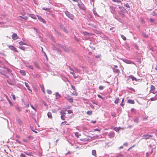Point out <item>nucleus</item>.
Returning a JSON list of instances; mask_svg holds the SVG:
<instances>
[{
    "mask_svg": "<svg viewBox=\"0 0 157 157\" xmlns=\"http://www.w3.org/2000/svg\"><path fill=\"white\" fill-rule=\"evenodd\" d=\"M17 122L18 124L20 126H21V125L22 124V121L20 119H19L18 120Z\"/></svg>",
    "mask_w": 157,
    "mask_h": 157,
    "instance_id": "e433bc0d",
    "label": "nucleus"
},
{
    "mask_svg": "<svg viewBox=\"0 0 157 157\" xmlns=\"http://www.w3.org/2000/svg\"><path fill=\"white\" fill-rule=\"evenodd\" d=\"M116 157H124V155L121 153H118L117 154Z\"/></svg>",
    "mask_w": 157,
    "mask_h": 157,
    "instance_id": "c85d7f7f",
    "label": "nucleus"
},
{
    "mask_svg": "<svg viewBox=\"0 0 157 157\" xmlns=\"http://www.w3.org/2000/svg\"><path fill=\"white\" fill-rule=\"evenodd\" d=\"M128 88L129 90L133 91L134 92H135V90L132 87H128Z\"/></svg>",
    "mask_w": 157,
    "mask_h": 157,
    "instance_id": "a19ab883",
    "label": "nucleus"
},
{
    "mask_svg": "<svg viewBox=\"0 0 157 157\" xmlns=\"http://www.w3.org/2000/svg\"><path fill=\"white\" fill-rule=\"evenodd\" d=\"M28 17L27 16H25L22 17V19H24L25 20H26L27 19Z\"/></svg>",
    "mask_w": 157,
    "mask_h": 157,
    "instance_id": "bf43d9fd",
    "label": "nucleus"
},
{
    "mask_svg": "<svg viewBox=\"0 0 157 157\" xmlns=\"http://www.w3.org/2000/svg\"><path fill=\"white\" fill-rule=\"evenodd\" d=\"M26 66L27 67H28L29 68H30V69H33V67L32 66H31V65H30V66L26 65Z\"/></svg>",
    "mask_w": 157,
    "mask_h": 157,
    "instance_id": "de8ad7c7",
    "label": "nucleus"
},
{
    "mask_svg": "<svg viewBox=\"0 0 157 157\" xmlns=\"http://www.w3.org/2000/svg\"><path fill=\"white\" fill-rule=\"evenodd\" d=\"M29 15L30 17L32 18H33L34 19H36V16L33 14H29Z\"/></svg>",
    "mask_w": 157,
    "mask_h": 157,
    "instance_id": "aec40b11",
    "label": "nucleus"
},
{
    "mask_svg": "<svg viewBox=\"0 0 157 157\" xmlns=\"http://www.w3.org/2000/svg\"><path fill=\"white\" fill-rule=\"evenodd\" d=\"M151 15L153 16H157V13L154 11H153L151 14Z\"/></svg>",
    "mask_w": 157,
    "mask_h": 157,
    "instance_id": "ea45409f",
    "label": "nucleus"
},
{
    "mask_svg": "<svg viewBox=\"0 0 157 157\" xmlns=\"http://www.w3.org/2000/svg\"><path fill=\"white\" fill-rule=\"evenodd\" d=\"M64 13L67 17L70 19L72 20H73L74 19V15L71 13L70 12L68 11H64Z\"/></svg>",
    "mask_w": 157,
    "mask_h": 157,
    "instance_id": "f03ea898",
    "label": "nucleus"
},
{
    "mask_svg": "<svg viewBox=\"0 0 157 157\" xmlns=\"http://www.w3.org/2000/svg\"><path fill=\"white\" fill-rule=\"evenodd\" d=\"M86 113L87 115H90L92 114V111H88L87 113Z\"/></svg>",
    "mask_w": 157,
    "mask_h": 157,
    "instance_id": "4c0bfd02",
    "label": "nucleus"
},
{
    "mask_svg": "<svg viewBox=\"0 0 157 157\" xmlns=\"http://www.w3.org/2000/svg\"><path fill=\"white\" fill-rule=\"evenodd\" d=\"M130 78L132 79V81L135 80L136 81H138V80L135 77L132 75H131L130 76Z\"/></svg>",
    "mask_w": 157,
    "mask_h": 157,
    "instance_id": "4be33fe9",
    "label": "nucleus"
},
{
    "mask_svg": "<svg viewBox=\"0 0 157 157\" xmlns=\"http://www.w3.org/2000/svg\"><path fill=\"white\" fill-rule=\"evenodd\" d=\"M115 136V133L113 132H111L108 134L109 137L110 138H111L114 137Z\"/></svg>",
    "mask_w": 157,
    "mask_h": 157,
    "instance_id": "9d476101",
    "label": "nucleus"
},
{
    "mask_svg": "<svg viewBox=\"0 0 157 157\" xmlns=\"http://www.w3.org/2000/svg\"><path fill=\"white\" fill-rule=\"evenodd\" d=\"M111 115L112 116L114 117H116V114L115 113H112Z\"/></svg>",
    "mask_w": 157,
    "mask_h": 157,
    "instance_id": "8fccbe9b",
    "label": "nucleus"
},
{
    "mask_svg": "<svg viewBox=\"0 0 157 157\" xmlns=\"http://www.w3.org/2000/svg\"><path fill=\"white\" fill-rule=\"evenodd\" d=\"M98 97L99 98H101L102 99H103V97L100 94H98Z\"/></svg>",
    "mask_w": 157,
    "mask_h": 157,
    "instance_id": "e2e57ef3",
    "label": "nucleus"
},
{
    "mask_svg": "<svg viewBox=\"0 0 157 157\" xmlns=\"http://www.w3.org/2000/svg\"><path fill=\"white\" fill-rule=\"evenodd\" d=\"M119 100V99L118 98H116V100H115L114 103L115 104H117Z\"/></svg>",
    "mask_w": 157,
    "mask_h": 157,
    "instance_id": "c756f323",
    "label": "nucleus"
},
{
    "mask_svg": "<svg viewBox=\"0 0 157 157\" xmlns=\"http://www.w3.org/2000/svg\"><path fill=\"white\" fill-rule=\"evenodd\" d=\"M67 100L70 103H72V102H73V98L70 96H68V98L67 99Z\"/></svg>",
    "mask_w": 157,
    "mask_h": 157,
    "instance_id": "f3484780",
    "label": "nucleus"
},
{
    "mask_svg": "<svg viewBox=\"0 0 157 157\" xmlns=\"http://www.w3.org/2000/svg\"><path fill=\"white\" fill-rule=\"evenodd\" d=\"M100 90H102L104 89V87L102 86H100L99 87Z\"/></svg>",
    "mask_w": 157,
    "mask_h": 157,
    "instance_id": "5fc2aeb1",
    "label": "nucleus"
},
{
    "mask_svg": "<svg viewBox=\"0 0 157 157\" xmlns=\"http://www.w3.org/2000/svg\"><path fill=\"white\" fill-rule=\"evenodd\" d=\"M47 92L48 94H52V91L50 90H47Z\"/></svg>",
    "mask_w": 157,
    "mask_h": 157,
    "instance_id": "c9c22d12",
    "label": "nucleus"
},
{
    "mask_svg": "<svg viewBox=\"0 0 157 157\" xmlns=\"http://www.w3.org/2000/svg\"><path fill=\"white\" fill-rule=\"evenodd\" d=\"M155 21V20L154 19H152L151 18H150V21L151 23Z\"/></svg>",
    "mask_w": 157,
    "mask_h": 157,
    "instance_id": "13d9d810",
    "label": "nucleus"
},
{
    "mask_svg": "<svg viewBox=\"0 0 157 157\" xmlns=\"http://www.w3.org/2000/svg\"><path fill=\"white\" fill-rule=\"evenodd\" d=\"M19 48L21 49V50H23L24 51L25 50V48H24L23 46H22L21 45H20V46H19Z\"/></svg>",
    "mask_w": 157,
    "mask_h": 157,
    "instance_id": "79ce46f5",
    "label": "nucleus"
},
{
    "mask_svg": "<svg viewBox=\"0 0 157 157\" xmlns=\"http://www.w3.org/2000/svg\"><path fill=\"white\" fill-rule=\"evenodd\" d=\"M12 38L14 40H15L18 38V37L17 35L15 33H13L12 35Z\"/></svg>",
    "mask_w": 157,
    "mask_h": 157,
    "instance_id": "9b49d317",
    "label": "nucleus"
},
{
    "mask_svg": "<svg viewBox=\"0 0 157 157\" xmlns=\"http://www.w3.org/2000/svg\"><path fill=\"white\" fill-rule=\"evenodd\" d=\"M124 6H125L127 8H129L130 7L129 5L128 4V3L125 4L124 5Z\"/></svg>",
    "mask_w": 157,
    "mask_h": 157,
    "instance_id": "338daca9",
    "label": "nucleus"
},
{
    "mask_svg": "<svg viewBox=\"0 0 157 157\" xmlns=\"http://www.w3.org/2000/svg\"><path fill=\"white\" fill-rule=\"evenodd\" d=\"M157 99V98L156 97H154L151 98V101L156 100Z\"/></svg>",
    "mask_w": 157,
    "mask_h": 157,
    "instance_id": "58836bf2",
    "label": "nucleus"
},
{
    "mask_svg": "<svg viewBox=\"0 0 157 157\" xmlns=\"http://www.w3.org/2000/svg\"><path fill=\"white\" fill-rule=\"evenodd\" d=\"M25 86L27 87H29V84L28 83L26 82H25Z\"/></svg>",
    "mask_w": 157,
    "mask_h": 157,
    "instance_id": "6e6d98bb",
    "label": "nucleus"
},
{
    "mask_svg": "<svg viewBox=\"0 0 157 157\" xmlns=\"http://www.w3.org/2000/svg\"><path fill=\"white\" fill-rule=\"evenodd\" d=\"M93 13L94 14L95 16V17H99V16L97 14V13L96 12L95 8H94L93 10Z\"/></svg>",
    "mask_w": 157,
    "mask_h": 157,
    "instance_id": "2eb2a0df",
    "label": "nucleus"
},
{
    "mask_svg": "<svg viewBox=\"0 0 157 157\" xmlns=\"http://www.w3.org/2000/svg\"><path fill=\"white\" fill-rule=\"evenodd\" d=\"M56 99H59L61 97V96L59 93H56Z\"/></svg>",
    "mask_w": 157,
    "mask_h": 157,
    "instance_id": "b1692460",
    "label": "nucleus"
},
{
    "mask_svg": "<svg viewBox=\"0 0 157 157\" xmlns=\"http://www.w3.org/2000/svg\"><path fill=\"white\" fill-rule=\"evenodd\" d=\"M110 10L111 13L113 14H114L115 13V8L113 6H110Z\"/></svg>",
    "mask_w": 157,
    "mask_h": 157,
    "instance_id": "f8f14e48",
    "label": "nucleus"
},
{
    "mask_svg": "<svg viewBox=\"0 0 157 157\" xmlns=\"http://www.w3.org/2000/svg\"><path fill=\"white\" fill-rule=\"evenodd\" d=\"M8 47L10 50L13 51L14 52H18V51L17 50V48L13 46L12 45H9Z\"/></svg>",
    "mask_w": 157,
    "mask_h": 157,
    "instance_id": "423d86ee",
    "label": "nucleus"
},
{
    "mask_svg": "<svg viewBox=\"0 0 157 157\" xmlns=\"http://www.w3.org/2000/svg\"><path fill=\"white\" fill-rule=\"evenodd\" d=\"M131 111L134 112V113H136V111L134 109V108H132L131 109Z\"/></svg>",
    "mask_w": 157,
    "mask_h": 157,
    "instance_id": "052dcab7",
    "label": "nucleus"
},
{
    "mask_svg": "<svg viewBox=\"0 0 157 157\" xmlns=\"http://www.w3.org/2000/svg\"><path fill=\"white\" fill-rule=\"evenodd\" d=\"M121 128L120 127L118 128L115 127L114 128V130L117 132H118L120 130H121Z\"/></svg>",
    "mask_w": 157,
    "mask_h": 157,
    "instance_id": "bb28decb",
    "label": "nucleus"
},
{
    "mask_svg": "<svg viewBox=\"0 0 157 157\" xmlns=\"http://www.w3.org/2000/svg\"><path fill=\"white\" fill-rule=\"evenodd\" d=\"M128 102L131 104H134L135 103L134 100L131 99L128 100Z\"/></svg>",
    "mask_w": 157,
    "mask_h": 157,
    "instance_id": "393cba45",
    "label": "nucleus"
},
{
    "mask_svg": "<svg viewBox=\"0 0 157 157\" xmlns=\"http://www.w3.org/2000/svg\"><path fill=\"white\" fill-rule=\"evenodd\" d=\"M124 62L127 63H129V64L133 63V62L131 61L130 60H125Z\"/></svg>",
    "mask_w": 157,
    "mask_h": 157,
    "instance_id": "a878e982",
    "label": "nucleus"
},
{
    "mask_svg": "<svg viewBox=\"0 0 157 157\" xmlns=\"http://www.w3.org/2000/svg\"><path fill=\"white\" fill-rule=\"evenodd\" d=\"M75 136H76L77 138H78L79 137L78 136V132H76L75 133Z\"/></svg>",
    "mask_w": 157,
    "mask_h": 157,
    "instance_id": "864d4df0",
    "label": "nucleus"
},
{
    "mask_svg": "<svg viewBox=\"0 0 157 157\" xmlns=\"http://www.w3.org/2000/svg\"><path fill=\"white\" fill-rule=\"evenodd\" d=\"M114 17L116 19L119 20H120V18L119 17V16L117 15H113Z\"/></svg>",
    "mask_w": 157,
    "mask_h": 157,
    "instance_id": "cd10ccee",
    "label": "nucleus"
},
{
    "mask_svg": "<svg viewBox=\"0 0 157 157\" xmlns=\"http://www.w3.org/2000/svg\"><path fill=\"white\" fill-rule=\"evenodd\" d=\"M43 9L44 10H45L46 11H47L48 12H50V9L49 8H43Z\"/></svg>",
    "mask_w": 157,
    "mask_h": 157,
    "instance_id": "f704fd0d",
    "label": "nucleus"
},
{
    "mask_svg": "<svg viewBox=\"0 0 157 157\" xmlns=\"http://www.w3.org/2000/svg\"><path fill=\"white\" fill-rule=\"evenodd\" d=\"M5 69H6V71H5V74L8 73L9 74L12 75V73H11L12 71V70L9 68L8 67H6L5 68Z\"/></svg>",
    "mask_w": 157,
    "mask_h": 157,
    "instance_id": "0eeeda50",
    "label": "nucleus"
},
{
    "mask_svg": "<svg viewBox=\"0 0 157 157\" xmlns=\"http://www.w3.org/2000/svg\"><path fill=\"white\" fill-rule=\"evenodd\" d=\"M27 138L29 139H33V137L31 136H27Z\"/></svg>",
    "mask_w": 157,
    "mask_h": 157,
    "instance_id": "603ef678",
    "label": "nucleus"
},
{
    "mask_svg": "<svg viewBox=\"0 0 157 157\" xmlns=\"http://www.w3.org/2000/svg\"><path fill=\"white\" fill-rule=\"evenodd\" d=\"M143 138L142 139H145V140L150 139V138L152 137V136L149 135H143Z\"/></svg>",
    "mask_w": 157,
    "mask_h": 157,
    "instance_id": "6e6552de",
    "label": "nucleus"
},
{
    "mask_svg": "<svg viewBox=\"0 0 157 157\" xmlns=\"http://www.w3.org/2000/svg\"><path fill=\"white\" fill-rule=\"evenodd\" d=\"M117 66L114 65V67L113 68V70L114 73L119 74L120 73V71L118 69H117Z\"/></svg>",
    "mask_w": 157,
    "mask_h": 157,
    "instance_id": "39448f33",
    "label": "nucleus"
},
{
    "mask_svg": "<svg viewBox=\"0 0 157 157\" xmlns=\"http://www.w3.org/2000/svg\"><path fill=\"white\" fill-rule=\"evenodd\" d=\"M69 68L71 71H70V73L73 75V77L75 78H77L78 77V75H76L75 73H80L81 70L76 67H74V69H72L70 67H69Z\"/></svg>",
    "mask_w": 157,
    "mask_h": 157,
    "instance_id": "f257e3e1",
    "label": "nucleus"
},
{
    "mask_svg": "<svg viewBox=\"0 0 157 157\" xmlns=\"http://www.w3.org/2000/svg\"><path fill=\"white\" fill-rule=\"evenodd\" d=\"M30 106L31 107V108L33 109L35 111V112H36V109L33 107V105H31Z\"/></svg>",
    "mask_w": 157,
    "mask_h": 157,
    "instance_id": "37998d69",
    "label": "nucleus"
},
{
    "mask_svg": "<svg viewBox=\"0 0 157 157\" xmlns=\"http://www.w3.org/2000/svg\"><path fill=\"white\" fill-rule=\"evenodd\" d=\"M47 115L48 118L50 119H52V113L51 112H49L47 113Z\"/></svg>",
    "mask_w": 157,
    "mask_h": 157,
    "instance_id": "5701e85b",
    "label": "nucleus"
},
{
    "mask_svg": "<svg viewBox=\"0 0 157 157\" xmlns=\"http://www.w3.org/2000/svg\"><path fill=\"white\" fill-rule=\"evenodd\" d=\"M40 77V75L38 74H36V75H35V78H39Z\"/></svg>",
    "mask_w": 157,
    "mask_h": 157,
    "instance_id": "774afa93",
    "label": "nucleus"
},
{
    "mask_svg": "<svg viewBox=\"0 0 157 157\" xmlns=\"http://www.w3.org/2000/svg\"><path fill=\"white\" fill-rule=\"evenodd\" d=\"M19 45H26V44L25 43L23 42L22 41H21L20 42H19Z\"/></svg>",
    "mask_w": 157,
    "mask_h": 157,
    "instance_id": "473e14b6",
    "label": "nucleus"
},
{
    "mask_svg": "<svg viewBox=\"0 0 157 157\" xmlns=\"http://www.w3.org/2000/svg\"><path fill=\"white\" fill-rule=\"evenodd\" d=\"M16 109L18 111H21V109L19 107H16Z\"/></svg>",
    "mask_w": 157,
    "mask_h": 157,
    "instance_id": "49530a36",
    "label": "nucleus"
},
{
    "mask_svg": "<svg viewBox=\"0 0 157 157\" xmlns=\"http://www.w3.org/2000/svg\"><path fill=\"white\" fill-rule=\"evenodd\" d=\"M19 72L23 76H25L26 75L25 72L24 70H20Z\"/></svg>",
    "mask_w": 157,
    "mask_h": 157,
    "instance_id": "412c9836",
    "label": "nucleus"
},
{
    "mask_svg": "<svg viewBox=\"0 0 157 157\" xmlns=\"http://www.w3.org/2000/svg\"><path fill=\"white\" fill-rule=\"evenodd\" d=\"M20 156V157H26V156L23 153H21Z\"/></svg>",
    "mask_w": 157,
    "mask_h": 157,
    "instance_id": "a18cd8bd",
    "label": "nucleus"
},
{
    "mask_svg": "<svg viewBox=\"0 0 157 157\" xmlns=\"http://www.w3.org/2000/svg\"><path fill=\"white\" fill-rule=\"evenodd\" d=\"M121 37L124 40H126V37L124 35H121Z\"/></svg>",
    "mask_w": 157,
    "mask_h": 157,
    "instance_id": "72a5a7b5",
    "label": "nucleus"
},
{
    "mask_svg": "<svg viewBox=\"0 0 157 157\" xmlns=\"http://www.w3.org/2000/svg\"><path fill=\"white\" fill-rule=\"evenodd\" d=\"M92 155L96 157V151L95 150H93L92 151Z\"/></svg>",
    "mask_w": 157,
    "mask_h": 157,
    "instance_id": "6ab92c4d",
    "label": "nucleus"
},
{
    "mask_svg": "<svg viewBox=\"0 0 157 157\" xmlns=\"http://www.w3.org/2000/svg\"><path fill=\"white\" fill-rule=\"evenodd\" d=\"M52 48L53 50H55L57 51V52L58 53H59L60 54V50L59 48H57L54 45L52 46Z\"/></svg>",
    "mask_w": 157,
    "mask_h": 157,
    "instance_id": "ddd939ff",
    "label": "nucleus"
},
{
    "mask_svg": "<svg viewBox=\"0 0 157 157\" xmlns=\"http://www.w3.org/2000/svg\"><path fill=\"white\" fill-rule=\"evenodd\" d=\"M77 5L80 9L83 10H86L84 4L80 1L79 2H78Z\"/></svg>",
    "mask_w": 157,
    "mask_h": 157,
    "instance_id": "20e7f679",
    "label": "nucleus"
},
{
    "mask_svg": "<svg viewBox=\"0 0 157 157\" xmlns=\"http://www.w3.org/2000/svg\"><path fill=\"white\" fill-rule=\"evenodd\" d=\"M149 153H148V152H147L146 154V157H150V156H149Z\"/></svg>",
    "mask_w": 157,
    "mask_h": 157,
    "instance_id": "69168bd1",
    "label": "nucleus"
},
{
    "mask_svg": "<svg viewBox=\"0 0 157 157\" xmlns=\"http://www.w3.org/2000/svg\"><path fill=\"white\" fill-rule=\"evenodd\" d=\"M25 153L28 155L31 156L33 155V153L32 152H25Z\"/></svg>",
    "mask_w": 157,
    "mask_h": 157,
    "instance_id": "7c9ffc66",
    "label": "nucleus"
},
{
    "mask_svg": "<svg viewBox=\"0 0 157 157\" xmlns=\"http://www.w3.org/2000/svg\"><path fill=\"white\" fill-rule=\"evenodd\" d=\"M0 73L3 75L5 76L6 78H8L9 77L6 75L5 74V71L0 70Z\"/></svg>",
    "mask_w": 157,
    "mask_h": 157,
    "instance_id": "4468645a",
    "label": "nucleus"
},
{
    "mask_svg": "<svg viewBox=\"0 0 157 157\" xmlns=\"http://www.w3.org/2000/svg\"><path fill=\"white\" fill-rule=\"evenodd\" d=\"M124 98H123V99H122V102H121V105L122 106V107H123V106H124V104L123 103V101H124Z\"/></svg>",
    "mask_w": 157,
    "mask_h": 157,
    "instance_id": "09e8293b",
    "label": "nucleus"
},
{
    "mask_svg": "<svg viewBox=\"0 0 157 157\" xmlns=\"http://www.w3.org/2000/svg\"><path fill=\"white\" fill-rule=\"evenodd\" d=\"M38 17V20L41 22H43L44 23H46V21L43 18L40 16L37 15Z\"/></svg>",
    "mask_w": 157,
    "mask_h": 157,
    "instance_id": "1a4fd4ad",
    "label": "nucleus"
},
{
    "mask_svg": "<svg viewBox=\"0 0 157 157\" xmlns=\"http://www.w3.org/2000/svg\"><path fill=\"white\" fill-rule=\"evenodd\" d=\"M155 89V87L154 86L151 85V90L150 91H153V92H151L154 94L155 92H154V90Z\"/></svg>",
    "mask_w": 157,
    "mask_h": 157,
    "instance_id": "a211bd4d",
    "label": "nucleus"
},
{
    "mask_svg": "<svg viewBox=\"0 0 157 157\" xmlns=\"http://www.w3.org/2000/svg\"><path fill=\"white\" fill-rule=\"evenodd\" d=\"M134 121L136 123H137L138 122V119L137 118H136L134 120Z\"/></svg>",
    "mask_w": 157,
    "mask_h": 157,
    "instance_id": "3c124183",
    "label": "nucleus"
},
{
    "mask_svg": "<svg viewBox=\"0 0 157 157\" xmlns=\"http://www.w3.org/2000/svg\"><path fill=\"white\" fill-rule=\"evenodd\" d=\"M101 57V54H99L97 56H95V58H100Z\"/></svg>",
    "mask_w": 157,
    "mask_h": 157,
    "instance_id": "c03bdc74",
    "label": "nucleus"
},
{
    "mask_svg": "<svg viewBox=\"0 0 157 157\" xmlns=\"http://www.w3.org/2000/svg\"><path fill=\"white\" fill-rule=\"evenodd\" d=\"M60 27L62 29H63L65 32L66 33H67V30L66 29L65 27L63 25H61Z\"/></svg>",
    "mask_w": 157,
    "mask_h": 157,
    "instance_id": "dca6fc26",
    "label": "nucleus"
},
{
    "mask_svg": "<svg viewBox=\"0 0 157 157\" xmlns=\"http://www.w3.org/2000/svg\"><path fill=\"white\" fill-rule=\"evenodd\" d=\"M65 111L64 110H61L60 111V113L62 114L63 115H63V116H65V115L66 114V113H65Z\"/></svg>",
    "mask_w": 157,
    "mask_h": 157,
    "instance_id": "2f4dec72",
    "label": "nucleus"
},
{
    "mask_svg": "<svg viewBox=\"0 0 157 157\" xmlns=\"http://www.w3.org/2000/svg\"><path fill=\"white\" fill-rule=\"evenodd\" d=\"M33 29L37 33H38V30L36 28L34 27L33 28Z\"/></svg>",
    "mask_w": 157,
    "mask_h": 157,
    "instance_id": "680f3d73",
    "label": "nucleus"
},
{
    "mask_svg": "<svg viewBox=\"0 0 157 157\" xmlns=\"http://www.w3.org/2000/svg\"><path fill=\"white\" fill-rule=\"evenodd\" d=\"M67 112L68 114H71L72 113V111L71 110H68Z\"/></svg>",
    "mask_w": 157,
    "mask_h": 157,
    "instance_id": "0e129e2a",
    "label": "nucleus"
},
{
    "mask_svg": "<svg viewBox=\"0 0 157 157\" xmlns=\"http://www.w3.org/2000/svg\"><path fill=\"white\" fill-rule=\"evenodd\" d=\"M41 89L42 90V91L44 93H45V91H44V87L43 86L41 87Z\"/></svg>",
    "mask_w": 157,
    "mask_h": 157,
    "instance_id": "4d7b16f0",
    "label": "nucleus"
},
{
    "mask_svg": "<svg viewBox=\"0 0 157 157\" xmlns=\"http://www.w3.org/2000/svg\"><path fill=\"white\" fill-rule=\"evenodd\" d=\"M59 47L61 48L66 52H68L70 49V48L67 46H62L61 44H59Z\"/></svg>",
    "mask_w": 157,
    "mask_h": 157,
    "instance_id": "7ed1b4c3",
    "label": "nucleus"
}]
</instances>
